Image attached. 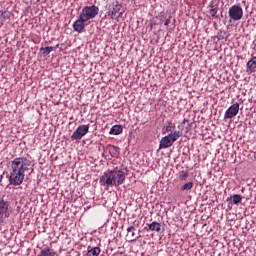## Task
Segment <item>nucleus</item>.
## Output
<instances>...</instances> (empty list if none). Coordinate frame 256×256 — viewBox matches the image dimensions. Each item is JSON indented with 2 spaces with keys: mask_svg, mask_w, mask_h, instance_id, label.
I'll return each instance as SVG.
<instances>
[{
  "mask_svg": "<svg viewBox=\"0 0 256 256\" xmlns=\"http://www.w3.org/2000/svg\"><path fill=\"white\" fill-rule=\"evenodd\" d=\"M31 167V160L27 157H18L11 161L9 174L7 179L9 185H14V187H19L23 185L25 181V173H29Z\"/></svg>",
  "mask_w": 256,
  "mask_h": 256,
  "instance_id": "1",
  "label": "nucleus"
},
{
  "mask_svg": "<svg viewBox=\"0 0 256 256\" xmlns=\"http://www.w3.org/2000/svg\"><path fill=\"white\" fill-rule=\"evenodd\" d=\"M125 182V172L115 168L114 170L104 173L100 178V183L107 187H119Z\"/></svg>",
  "mask_w": 256,
  "mask_h": 256,
  "instance_id": "2",
  "label": "nucleus"
},
{
  "mask_svg": "<svg viewBox=\"0 0 256 256\" xmlns=\"http://www.w3.org/2000/svg\"><path fill=\"white\" fill-rule=\"evenodd\" d=\"M183 133L181 131H174L173 133H170L167 136H164L160 140L159 149H169V147H172L173 143L181 137Z\"/></svg>",
  "mask_w": 256,
  "mask_h": 256,
  "instance_id": "3",
  "label": "nucleus"
},
{
  "mask_svg": "<svg viewBox=\"0 0 256 256\" xmlns=\"http://www.w3.org/2000/svg\"><path fill=\"white\" fill-rule=\"evenodd\" d=\"M123 13H125V11L123 10V5H121L119 1L109 4L107 15L110 19H121V17H123Z\"/></svg>",
  "mask_w": 256,
  "mask_h": 256,
  "instance_id": "4",
  "label": "nucleus"
},
{
  "mask_svg": "<svg viewBox=\"0 0 256 256\" xmlns=\"http://www.w3.org/2000/svg\"><path fill=\"white\" fill-rule=\"evenodd\" d=\"M82 19L89 21L90 19H95L97 15H99V7L92 5V6H85L80 13Z\"/></svg>",
  "mask_w": 256,
  "mask_h": 256,
  "instance_id": "5",
  "label": "nucleus"
},
{
  "mask_svg": "<svg viewBox=\"0 0 256 256\" xmlns=\"http://www.w3.org/2000/svg\"><path fill=\"white\" fill-rule=\"evenodd\" d=\"M230 21H241L243 19V7L238 4L232 5L228 10Z\"/></svg>",
  "mask_w": 256,
  "mask_h": 256,
  "instance_id": "6",
  "label": "nucleus"
},
{
  "mask_svg": "<svg viewBox=\"0 0 256 256\" xmlns=\"http://www.w3.org/2000/svg\"><path fill=\"white\" fill-rule=\"evenodd\" d=\"M9 205H11L9 201L0 198V223H5V219H8L10 215Z\"/></svg>",
  "mask_w": 256,
  "mask_h": 256,
  "instance_id": "7",
  "label": "nucleus"
},
{
  "mask_svg": "<svg viewBox=\"0 0 256 256\" xmlns=\"http://www.w3.org/2000/svg\"><path fill=\"white\" fill-rule=\"evenodd\" d=\"M89 133V125H80L72 134L71 138L74 141H81L86 134Z\"/></svg>",
  "mask_w": 256,
  "mask_h": 256,
  "instance_id": "8",
  "label": "nucleus"
},
{
  "mask_svg": "<svg viewBox=\"0 0 256 256\" xmlns=\"http://www.w3.org/2000/svg\"><path fill=\"white\" fill-rule=\"evenodd\" d=\"M239 113V103L232 104L225 112L224 119H233Z\"/></svg>",
  "mask_w": 256,
  "mask_h": 256,
  "instance_id": "9",
  "label": "nucleus"
},
{
  "mask_svg": "<svg viewBox=\"0 0 256 256\" xmlns=\"http://www.w3.org/2000/svg\"><path fill=\"white\" fill-rule=\"evenodd\" d=\"M85 23H87V20L82 18L81 15H79V19L73 23L74 31H77V33H81L83 29H85Z\"/></svg>",
  "mask_w": 256,
  "mask_h": 256,
  "instance_id": "10",
  "label": "nucleus"
},
{
  "mask_svg": "<svg viewBox=\"0 0 256 256\" xmlns=\"http://www.w3.org/2000/svg\"><path fill=\"white\" fill-rule=\"evenodd\" d=\"M135 226H130L127 228V239L128 241H137V239H139V237H141V235L137 236V234H135Z\"/></svg>",
  "mask_w": 256,
  "mask_h": 256,
  "instance_id": "11",
  "label": "nucleus"
},
{
  "mask_svg": "<svg viewBox=\"0 0 256 256\" xmlns=\"http://www.w3.org/2000/svg\"><path fill=\"white\" fill-rule=\"evenodd\" d=\"M226 201L229 205H239V203L243 201V197L239 194H234L233 196L228 197Z\"/></svg>",
  "mask_w": 256,
  "mask_h": 256,
  "instance_id": "12",
  "label": "nucleus"
},
{
  "mask_svg": "<svg viewBox=\"0 0 256 256\" xmlns=\"http://www.w3.org/2000/svg\"><path fill=\"white\" fill-rule=\"evenodd\" d=\"M57 252L51 247H44L37 256H55Z\"/></svg>",
  "mask_w": 256,
  "mask_h": 256,
  "instance_id": "13",
  "label": "nucleus"
},
{
  "mask_svg": "<svg viewBox=\"0 0 256 256\" xmlns=\"http://www.w3.org/2000/svg\"><path fill=\"white\" fill-rule=\"evenodd\" d=\"M148 228L146 227V231H156L157 233H159V231H161V223L159 222H152L150 224H147Z\"/></svg>",
  "mask_w": 256,
  "mask_h": 256,
  "instance_id": "14",
  "label": "nucleus"
},
{
  "mask_svg": "<svg viewBox=\"0 0 256 256\" xmlns=\"http://www.w3.org/2000/svg\"><path fill=\"white\" fill-rule=\"evenodd\" d=\"M246 67L250 71V73H255V71H256V56L252 57V59L247 62Z\"/></svg>",
  "mask_w": 256,
  "mask_h": 256,
  "instance_id": "15",
  "label": "nucleus"
},
{
  "mask_svg": "<svg viewBox=\"0 0 256 256\" xmlns=\"http://www.w3.org/2000/svg\"><path fill=\"white\" fill-rule=\"evenodd\" d=\"M110 135H121V133H123V126L121 125H114L111 129H110Z\"/></svg>",
  "mask_w": 256,
  "mask_h": 256,
  "instance_id": "16",
  "label": "nucleus"
},
{
  "mask_svg": "<svg viewBox=\"0 0 256 256\" xmlns=\"http://www.w3.org/2000/svg\"><path fill=\"white\" fill-rule=\"evenodd\" d=\"M51 51H55V48L52 46L40 48V53L43 55V57H47V55H49V53H51Z\"/></svg>",
  "mask_w": 256,
  "mask_h": 256,
  "instance_id": "17",
  "label": "nucleus"
},
{
  "mask_svg": "<svg viewBox=\"0 0 256 256\" xmlns=\"http://www.w3.org/2000/svg\"><path fill=\"white\" fill-rule=\"evenodd\" d=\"M218 8L215 7V5L210 4V15L213 17V19H219Z\"/></svg>",
  "mask_w": 256,
  "mask_h": 256,
  "instance_id": "18",
  "label": "nucleus"
},
{
  "mask_svg": "<svg viewBox=\"0 0 256 256\" xmlns=\"http://www.w3.org/2000/svg\"><path fill=\"white\" fill-rule=\"evenodd\" d=\"M100 253H101V248L94 247V248L88 250L86 255L87 256H99Z\"/></svg>",
  "mask_w": 256,
  "mask_h": 256,
  "instance_id": "19",
  "label": "nucleus"
},
{
  "mask_svg": "<svg viewBox=\"0 0 256 256\" xmlns=\"http://www.w3.org/2000/svg\"><path fill=\"white\" fill-rule=\"evenodd\" d=\"M188 177H189V172H187L185 170H182L179 172L180 181H187Z\"/></svg>",
  "mask_w": 256,
  "mask_h": 256,
  "instance_id": "20",
  "label": "nucleus"
},
{
  "mask_svg": "<svg viewBox=\"0 0 256 256\" xmlns=\"http://www.w3.org/2000/svg\"><path fill=\"white\" fill-rule=\"evenodd\" d=\"M193 186V182H188L182 186L181 191H191V189H193Z\"/></svg>",
  "mask_w": 256,
  "mask_h": 256,
  "instance_id": "21",
  "label": "nucleus"
},
{
  "mask_svg": "<svg viewBox=\"0 0 256 256\" xmlns=\"http://www.w3.org/2000/svg\"><path fill=\"white\" fill-rule=\"evenodd\" d=\"M225 35H227V32L225 30H220L218 33H217V39L218 41H223V39H225Z\"/></svg>",
  "mask_w": 256,
  "mask_h": 256,
  "instance_id": "22",
  "label": "nucleus"
},
{
  "mask_svg": "<svg viewBox=\"0 0 256 256\" xmlns=\"http://www.w3.org/2000/svg\"><path fill=\"white\" fill-rule=\"evenodd\" d=\"M11 17V13L9 11H4L0 15L1 21H6V19H9Z\"/></svg>",
  "mask_w": 256,
  "mask_h": 256,
  "instance_id": "23",
  "label": "nucleus"
},
{
  "mask_svg": "<svg viewBox=\"0 0 256 256\" xmlns=\"http://www.w3.org/2000/svg\"><path fill=\"white\" fill-rule=\"evenodd\" d=\"M175 131V124L173 122H168V126H166L167 133H173Z\"/></svg>",
  "mask_w": 256,
  "mask_h": 256,
  "instance_id": "24",
  "label": "nucleus"
},
{
  "mask_svg": "<svg viewBox=\"0 0 256 256\" xmlns=\"http://www.w3.org/2000/svg\"><path fill=\"white\" fill-rule=\"evenodd\" d=\"M171 15L168 16L166 19H160V23H164V25L167 27L168 25L171 24Z\"/></svg>",
  "mask_w": 256,
  "mask_h": 256,
  "instance_id": "25",
  "label": "nucleus"
},
{
  "mask_svg": "<svg viewBox=\"0 0 256 256\" xmlns=\"http://www.w3.org/2000/svg\"><path fill=\"white\" fill-rule=\"evenodd\" d=\"M54 48V50L55 49H59V44H57L55 47H53Z\"/></svg>",
  "mask_w": 256,
  "mask_h": 256,
  "instance_id": "26",
  "label": "nucleus"
},
{
  "mask_svg": "<svg viewBox=\"0 0 256 256\" xmlns=\"http://www.w3.org/2000/svg\"><path fill=\"white\" fill-rule=\"evenodd\" d=\"M187 121H188L187 119H185V118L183 119V123H187Z\"/></svg>",
  "mask_w": 256,
  "mask_h": 256,
  "instance_id": "27",
  "label": "nucleus"
}]
</instances>
